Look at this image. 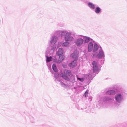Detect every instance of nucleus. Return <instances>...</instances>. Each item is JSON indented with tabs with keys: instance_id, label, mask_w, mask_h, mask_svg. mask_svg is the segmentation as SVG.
<instances>
[{
	"instance_id": "423d86ee",
	"label": "nucleus",
	"mask_w": 127,
	"mask_h": 127,
	"mask_svg": "<svg viewBox=\"0 0 127 127\" xmlns=\"http://www.w3.org/2000/svg\"><path fill=\"white\" fill-rule=\"evenodd\" d=\"M76 65V59L74 60L72 62L69 64V65L70 67H73Z\"/></svg>"
},
{
	"instance_id": "2eb2a0df",
	"label": "nucleus",
	"mask_w": 127,
	"mask_h": 127,
	"mask_svg": "<svg viewBox=\"0 0 127 127\" xmlns=\"http://www.w3.org/2000/svg\"><path fill=\"white\" fill-rule=\"evenodd\" d=\"M88 5L89 6L93 9H94L95 8V6L94 4L92 3L89 2L88 3Z\"/></svg>"
},
{
	"instance_id": "20e7f679",
	"label": "nucleus",
	"mask_w": 127,
	"mask_h": 127,
	"mask_svg": "<svg viewBox=\"0 0 127 127\" xmlns=\"http://www.w3.org/2000/svg\"><path fill=\"white\" fill-rule=\"evenodd\" d=\"M78 56V53L77 51H74L71 55V57L74 60L76 59V60L77 59Z\"/></svg>"
},
{
	"instance_id": "a211bd4d",
	"label": "nucleus",
	"mask_w": 127,
	"mask_h": 127,
	"mask_svg": "<svg viewBox=\"0 0 127 127\" xmlns=\"http://www.w3.org/2000/svg\"><path fill=\"white\" fill-rule=\"evenodd\" d=\"M90 40V39L89 38L86 37L85 38V43H88L89 41Z\"/></svg>"
},
{
	"instance_id": "39448f33",
	"label": "nucleus",
	"mask_w": 127,
	"mask_h": 127,
	"mask_svg": "<svg viewBox=\"0 0 127 127\" xmlns=\"http://www.w3.org/2000/svg\"><path fill=\"white\" fill-rule=\"evenodd\" d=\"M115 98L117 101L118 102H120L122 99L121 95L120 94L116 95Z\"/></svg>"
},
{
	"instance_id": "9b49d317",
	"label": "nucleus",
	"mask_w": 127,
	"mask_h": 127,
	"mask_svg": "<svg viewBox=\"0 0 127 127\" xmlns=\"http://www.w3.org/2000/svg\"><path fill=\"white\" fill-rule=\"evenodd\" d=\"M103 52L102 51H99V54L97 55V57L98 58H100L103 57Z\"/></svg>"
},
{
	"instance_id": "412c9836",
	"label": "nucleus",
	"mask_w": 127,
	"mask_h": 127,
	"mask_svg": "<svg viewBox=\"0 0 127 127\" xmlns=\"http://www.w3.org/2000/svg\"><path fill=\"white\" fill-rule=\"evenodd\" d=\"M69 43L67 42H66L63 44V45L64 46H66L68 45Z\"/></svg>"
},
{
	"instance_id": "4be33fe9",
	"label": "nucleus",
	"mask_w": 127,
	"mask_h": 127,
	"mask_svg": "<svg viewBox=\"0 0 127 127\" xmlns=\"http://www.w3.org/2000/svg\"><path fill=\"white\" fill-rule=\"evenodd\" d=\"M88 91H86L85 92L84 94V95L85 96V97H86L88 96Z\"/></svg>"
},
{
	"instance_id": "5701e85b",
	"label": "nucleus",
	"mask_w": 127,
	"mask_h": 127,
	"mask_svg": "<svg viewBox=\"0 0 127 127\" xmlns=\"http://www.w3.org/2000/svg\"><path fill=\"white\" fill-rule=\"evenodd\" d=\"M63 66L65 68L66 67V65H63Z\"/></svg>"
},
{
	"instance_id": "ddd939ff",
	"label": "nucleus",
	"mask_w": 127,
	"mask_h": 127,
	"mask_svg": "<svg viewBox=\"0 0 127 127\" xmlns=\"http://www.w3.org/2000/svg\"><path fill=\"white\" fill-rule=\"evenodd\" d=\"M107 93L109 95H114L115 94V92L113 90H110L107 92Z\"/></svg>"
},
{
	"instance_id": "dca6fc26",
	"label": "nucleus",
	"mask_w": 127,
	"mask_h": 127,
	"mask_svg": "<svg viewBox=\"0 0 127 127\" xmlns=\"http://www.w3.org/2000/svg\"><path fill=\"white\" fill-rule=\"evenodd\" d=\"M100 9L99 7H97L95 9V12L97 13H98L100 12Z\"/></svg>"
},
{
	"instance_id": "6e6552de",
	"label": "nucleus",
	"mask_w": 127,
	"mask_h": 127,
	"mask_svg": "<svg viewBox=\"0 0 127 127\" xmlns=\"http://www.w3.org/2000/svg\"><path fill=\"white\" fill-rule=\"evenodd\" d=\"M93 48V44L92 43H90L88 45V50L89 51H91Z\"/></svg>"
},
{
	"instance_id": "7ed1b4c3",
	"label": "nucleus",
	"mask_w": 127,
	"mask_h": 127,
	"mask_svg": "<svg viewBox=\"0 0 127 127\" xmlns=\"http://www.w3.org/2000/svg\"><path fill=\"white\" fill-rule=\"evenodd\" d=\"M93 66V70L94 72H97L98 70V68L97 65V63L95 62L94 61L92 63Z\"/></svg>"
},
{
	"instance_id": "f8f14e48",
	"label": "nucleus",
	"mask_w": 127,
	"mask_h": 127,
	"mask_svg": "<svg viewBox=\"0 0 127 127\" xmlns=\"http://www.w3.org/2000/svg\"><path fill=\"white\" fill-rule=\"evenodd\" d=\"M52 68L53 70L55 72H57L58 70L57 68L56 65L55 64H53L52 66Z\"/></svg>"
},
{
	"instance_id": "4468645a",
	"label": "nucleus",
	"mask_w": 127,
	"mask_h": 127,
	"mask_svg": "<svg viewBox=\"0 0 127 127\" xmlns=\"http://www.w3.org/2000/svg\"><path fill=\"white\" fill-rule=\"evenodd\" d=\"M57 37L56 36H54L51 42V43H55L57 41Z\"/></svg>"
},
{
	"instance_id": "0eeeda50",
	"label": "nucleus",
	"mask_w": 127,
	"mask_h": 127,
	"mask_svg": "<svg viewBox=\"0 0 127 127\" xmlns=\"http://www.w3.org/2000/svg\"><path fill=\"white\" fill-rule=\"evenodd\" d=\"M83 42V40L82 39L80 38L77 39L76 42L77 46H79L81 45Z\"/></svg>"
},
{
	"instance_id": "f03ea898",
	"label": "nucleus",
	"mask_w": 127,
	"mask_h": 127,
	"mask_svg": "<svg viewBox=\"0 0 127 127\" xmlns=\"http://www.w3.org/2000/svg\"><path fill=\"white\" fill-rule=\"evenodd\" d=\"M62 36L65 35V39L66 41H70L73 40L72 37L70 36L71 34L68 32H61Z\"/></svg>"
},
{
	"instance_id": "f3484780",
	"label": "nucleus",
	"mask_w": 127,
	"mask_h": 127,
	"mask_svg": "<svg viewBox=\"0 0 127 127\" xmlns=\"http://www.w3.org/2000/svg\"><path fill=\"white\" fill-rule=\"evenodd\" d=\"M98 48V45L96 44H95L94 45V49L93 51H95L97 50Z\"/></svg>"
},
{
	"instance_id": "1a4fd4ad",
	"label": "nucleus",
	"mask_w": 127,
	"mask_h": 127,
	"mask_svg": "<svg viewBox=\"0 0 127 127\" xmlns=\"http://www.w3.org/2000/svg\"><path fill=\"white\" fill-rule=\"evenodd\" d=\"M65 58L64 56L63 55L60 56L59 57L58 62L57 63H60Z\"/></svg>"
},
{
	"instance_id": "9d476101",
	"label": "nucleus",
	"mask_w": 127,
	"mask_h": 127,
	"mask_svg": "<svg viewBox=\"0 0 127 127\" xmlns=\"http://www.w3.org/2000/svg\"><path fill=\"white\" fill-rule=\"evenodd\" d=\"M63 53V50L62 48H59L58 51L57 53V54L58 55H60Z\"/></svg>"
},
{
	"instance_id": "6ab92c4d",
	"label": "nucleus",
	"mask_w": 127,
	"mask_h": 127,
	"mask_svg": "<svg viewBox=\"0 0 127 127\" xmlns=\"http://www.w3.org/2000/svg\"><path fill=\"white\" fill-rule=\"evenodd\" d=\"M47 58V60L46 61L47 62H49L51 61V59H52V57H48L47 56L46 57Z\"/></svg>"
},
{
	"instance_id": "f257e3e1",
	"label": "nucleus",
	"mask_w": 127,
	"mask_h": 127,
	"mask_svg": "<svg viewBox=\"0 0 127 127\" xmlns=\"http://www.w3.org/2000/svg\"><path fill=\"white\" fill-rule=\"evenodd\" d=\"M60 76L65 80L69 81L70 80L69 77H72V75L70 70L65 69L64 70L63 73L60 74Z\"/></svg>"
},
{
	"instance_id": "aec40b11",
	"label": "nucleus",
	"mask_w": 127,
	"mask_h": 127,
	"mask_svg": "<svg viewBox=\"0 0 127 127\" xmlns=\"http://www.w3.org/2000/svg\"><path fill=\"white\" fill-rule=\"evenodd\" d=\"M76 76L77 79L81 81H83L84 80V78H79L77 76Z\"/></svg>"
}]
</instances>
